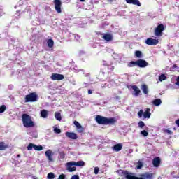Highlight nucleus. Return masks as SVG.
<instances>
[{"mask_svg":"<svg viewBox=\"0 0 179 179\" xmlns=\"http://www.w3.org/2000/svg\"><path fill=\"white\" fill-rule=\"evenodd\" d=\"M119 173H121L122 176L125 177L126 179H152L153 178V173H144L141 175L140 177H136L134 173L128 172V171H119Z\"/></svg>","mask_w":179,"mask_h":179,"instance_id":"1","label":"nucleus"},{"mask_svg":"<svg viewBox=\"0 0 179 179\" xmlns=\"http://www.w3.org/2000/svg\"><path fill=\"white\" fill-rule=\"evenodd\" d=\"M95 120L101 125H108L110 124H115V122H117V119H115V117L108 118L100 115H97Z\"/></svg>","mask_w":179,"mask_h":179,"instance_id":"2","label":"nucleus"},{"mask_svg":"<svg viewBox=\"0 0 179 179\" xmlns=\"http://www.w3.org/2000/svg\"><path fill=\"white\" fill-rule=\"evenodd\" d=\"M22 121L25 128H34V122H33V120H31V116L24 113L22 115Z\"/></svg>","mask_w":179,"mask_h":179,"instance_id":"3","label":"nucleus"},{"mask_svg":"<svg viewBox=\"0 0 179 179\" xmlns=\"http://www.w3.org/2000/svg\"><path fill=\"white\" fill-rule=\"evenodd\" d=\"M135 65H137V66H139V68H146L148 65H149V63L143 59H138L136 62H131L129 63L128 66L131 68L132 66H135Z\"/></svg>","mask_w":179,"mask_h":179,"instance_id":"4","label":"nucleus"},{"mask_svg":"<svg viewBox=\"0 0 179 179\" xmlns=\"http://www.w3.org/2000/svg\"><path fill=\"white\" fill-rule=\"evenodd\" d=\"M75 161L69 162L66 164V169L69 173L76 171V166H75Z\"/></svg>","mask_w":179,"mask_h":179,"instance_id":"5","label":"nucleus"},{"mask_svg":"<svg viewBox=\"0 0 179 179\" xmlns=\"http://www.w3.org/2000/svg\"><path fill=\"white\" fill-rule=\"evenodd\" d=\"M26 103L37 101V94L36 93H31L25 96Z\"/></svg>","mask_w":179,"mask_h":179,"instance_id":"6","label":"nucleus"},{"mask_svg":"<svg viewBox=\"0 0 179 179\" xmlns=\"http://www.w3.org/2000/svg\"><path fill=\"white\" fill-rule=\"evenodd\" d=\"M164 30V25H163V24H160L156 27L155 30V35L157 36V37L162 36V34L163 33Z\"/></svg>","mask_w":179,"mask_h":179,"instance_id":"7","label":"nucleus"},{"mask_svg":"<svg viewBox=\"0 0 179 179\" xmlns=\"http://www.w3.org/2000/svg\"><path fill=\"white\" fill-rule=\"evenodd\" d=\"M37 150L38 152H40V150H43V146L42 145H37L34 143H29L27 146V150Z\"/></svg>","mask_w":179,"mask_h":179,"instance_id":"8","label":"nucleus"},{"mask_svg":"<svg viewBox=\"0 0 179 179\" xmlns=\"http://www.w3.org/2000/svg\"><path fill=\"white\" fill-rule=\"evenodd\" d=\"M54 3L56 12H57V13H61V6L62 5L61 0H54Z\"/></svg>","mask_w":179,"mask_h":179,"instance_id":"9","label":"nucleus"},{"mask_svg":"<svg viewBox=\"0 0 179 179\" xmlns=\"http://www.w3.org/2000/svg\"><path fill=\"white\" fill-rule=\"evenodd\" d=\"M145 43L147 45H157L159 44V39L147 38Z\"/></svg>","mask_w":179,"mask_h":179,"instance_id":"10","label":"nucleus"},{"mask_svg":"<svg viewBox=\"0 0 179 179\" xmlns=\"http://www.w3.org/2000/svg\"><path fill=\"white\" fill-rule=\"evenodd\" d=\"M50 79H52V80H62V79H64V75L53 73L51 76Z\"/></svg>","mask_w":179,"mask_h":179,"instance_id":"11","label":"nucleus"},{"mask_svg":"<svg viewBox=\"0 0 179 179\" xmlns=\"http://www.w3.org/2000/svg\"><path fill=\"white\" fill-rule=\"evenodd\" d=\"M45 155L49 162H54V159H52V155H54V153H52V151L51 150H46Z\"/></svg>","mask_w":179,"mask_h":179,"instance_id":"12","label":"nucleus"},{"mask_svg":"<svg viewBox=\"0 0 179 179\" xmlns=\"http://www.w3.org/2000/svg\"><path fill=\"white\" fill-rule=\"evenodd\" d=\"M65 135L67 138H69L70 139H78V134H76V133L66 132Z\"/></svg>","mask_w":179,"mask_h":179,"instance_id":"13","label":"nucleus"},{"mask_svg":"<svg viewBox=\"0 0 179 179\" xmlns=\"http://www.w3.org/2000/svg\"><path fill=\"white\" fill-rule=\"evenodd\" d=\"M74 125L76 127L78 132H79L80 134H82V132H83V127H82V125L80 124L78 121H74Z\"/></svg>","mask_w":179,"mask_h":179,"instance_id":"14","label":"nucleus"},{"mask_svg":"<svg viewBox=\"0 0 179 179\" xmlns=\"http://www.w3.org/2000/svg\"><path fill=\"white\" fill-rule=\"evenodd\" d=\"M152 164L154 167H159V166H160V158L159 157L154 158L152 161Z\"/></svg>","mask_w":179,"mask_h":179,"instance_id":"15","label":"nucleus"},{"mask_svg":"<svg viewBox=\"0 0 179 179\" xmlns=\"http://www.w3.org/2000/svg\"><path fill=\"white\" fill-rule=\"evenodd\" d=\"M127 3H131L132 5H137V6H141V2L138 0H126Z\"/></svg>","mask_w":179,"mask_h":179,"instance_id":"16","label":"nucleus"},{"mask_svg":"<svg viewBox=\"0 0 179 179\" xmlns=\"http://www.w3.org/2000/svg\"><path fill=\"white\" fill-rule=\"evenodd\" d=\"M131 89L135 92V93L134 94V96H139V94L141 93V90H139V88H138L136 85L131 86Z\"/></svg>","mask_w":179,"mask_h":179,"instance_id":"17","label":"nucleus"},{"mask_svg":"<svg viewBox=\"0 0 179 179\" xmlns=\"http://www.w3.org/2000/svg\"><path fill=\"white\" fill-rule=\"evenodd\" d=\"M8 148H9V145L5 142H0V150H6Z\"/></svg>","mask_w":179,"mask_h":179,"instance_id":"18","label":"nucleus"},{"mask_svg":"<svg viewBox=\"0 0 179 179\" xmlns=\"http://www.w3.org/2000/svg\"><path fill=\"white\" fill-rule=\"evenodd\" d=\"M153 106H155L156 107H158V106H160L162 104V99H156L152 101Z\"/></svg>","mask_w":179,"mask_h":179,"instance_id":"19","label":"nucleus"},{"mask_svg":"<svg viewBox=\"0 0 179 179\" xmlns=\"http://www.w3.org/2000/svg\"><path fill=\"white\" fill-rule=\"evenodd\" d=\"M121 149H122V145L121 144H117L113 147V150H115V152H120Z\"/></svg>","mask_w":179,"mask_h":179,"instance_id":"20","label":"nucleus"},{"mask_svg":"<svg viewBox=\"0 0 179 179\" xmlns=\"http://www.w3.org/2000/svg\"><path fill=\"white\" fill-rule=\"evenodd\" d=\"M149 111H150V109H147L146 111L143 113V115L144 118H150L151 113Z\"/></svg>","mask_w":179,"mask_h":179,"instance_id":"21","label":"nucleus"},{"mask_svg":"<svg viewBox=\"0 0 179 179\" xmlns=\"http://www.w3.org/2000/svg\"><path fill=\"white\" fill-rule=\"evenodd\" d=\"M75 166L76 167H83L85 166V162L83 161H78V162H75Z\"/></svg>","mask_w":179,"mask_h":179,"instance_id":"22","label":"nucleus"},{"mask_svg":"<svg viewBox=\"0 0 179 179\" xmlns=\"http://www.w3.org/2000/svg\"><path fill=\"white\" fill-rule=\"evenodd\" d=\"M103 38L104 40H106V41H111V40H113V36H111V35H110V34H105L103 36Z\"/></svg>","mask_w":179,"mask_h":179,"instance_id":"23","label":"nucleus"},{"mask_svg":"<svg viewBox=\"0 0 179 179\" xmlns=\"http://www.w3.org/2000/svg\"><path fill=\"white\" fill-rule=\"evenodd\" d=\"M48 47L52 48L54 47V41L52 39H48L47 41Z\"/></svg>","mask_w":179,"mask_h":179,"instance_id":"24","label":"nucleus"},{"mask_svg":"<svg viewBox=\"0 0 179 179\" xmlns=\"http://www.w3.org/2000/svg\"><path fill=\"white\" fill-rule=\"evenodd\" d=\"M41 115L42 118H47V117L48 115V111H47V110H43L41 112Z\"/></svg>","mask_w":179,"mask_h":179,"instance_id":"25","label":"nucleus"},{"mask_svg":"<svg viewBox=\"0 0 179 179\" xmlns=\"http://www.w3.org/2000/svg\"><path fill=\"white\" fill-rule=\"evenodd\" d=\"M141 89H142L143 92L144 93V94H148L149 91L148 90V86L146 85H143L141 86Z\"/></svg>","mask_w":179,"mask_h":179,"instance_id":"26","label":"nucleus"},{"mask_svg":"<svg viewBox=\"0 0 179 179\" xmlns=\"http://www.w3.org/2000/svg\"><path fill=\"white\" fill-rule=\"evenodd\" d=\"M55 117L57 120V121H61L62 120V117L61 116V113L56 112L55 115Z\"/></svg>","mask_w":179,"mask_h":179,"instance_id":"27","label":"nucleus"},{"mask_svg":"<svg viewBox=\"0 0 179 179\" xmlns=\"http://www.w3.org/2000/svg\"><path fill=\"white\" fill-rule=\"evenodd\" d=\"M159 82H163V80H166V76L164 74H162L159 77Z\"/></svg>","mask_w":179,"mask_h":179,"instance_id":"28","label":"nucleus"},{"mask_svg":"<svg viewBox=\"0 0 179 179\" xmlns=\"http://www.w3.org/2000/svg\"><path fill=\"white\" fill-rule=\"evenodd\" d=\"M55 175H54V173H52V172H50L48 174V179H53V178H55Z\"/></svg>","mask_w":179,"mask_h":179,"instance_id":"29","label":"nucleus"},{"mask_svg":"<svg viewBox=\"0 0 179 179\" xmlns=\"http://www.w3.org/2000/svg\"><path fill=\"white\" fill-rule=\"evenodd\" d=\"M135 55H136V57H137V58H141V57H142V52L136 51Z\"/></svg>","mask_w":179,"mask_h":179,"instance_id":"30","label":"nucleus"},{"mask_svg":"<svg viewBox=\"0 0 179 179\" xmlns=\"http://www.w3.org/2000/svg\"><path fill=\"white\" fill-rule=\"evenodd\" d=\"M141 135H142L143 136H148V135H149V133H148V131H146L145 130H143L141 131Z\"/></svg>","mask_w":179,"mask_h":179,"instance_id":"31","label":"nucleus"},{"mask_svg":"<svg viewBox=\"0 0 179 179\" xmlns=\"http://www.w3.org/2000/svg\"><path fill=\"white\" fill-rule=\"evenodd\" d=\"M6 109V107L4 105L1 106L0 107V114H2V113H3Z\"/></svg>","mask_w":179,"mask_h":179,"instance_id":"32","label":"nucleus"},{"mask_svg":"<svg viewBox=\"0 0 179 179\" xmlns=\"http://www.w3.org/2000/svg\"><path fill=\"white\" fill-rule=\"evenodd\" d=\"M54 132L55 134H61V129L57 127H54Z\"/></svg>","mask_w":179,"mask_h":179,"instance_id":"33","label":"nucleus"},{"mask_svg":"<svg viewBox=\"0 0 179 179\" xmlns=\"http://www.w3.org/2000/svg\"><path fill=\"white\" fill-rule=\"evenodd\" d=\"M143 166V164H142V162H138L137 164L136 169H138V170H140V169H142Z\"/></svg>","mask_w":179,"mask_h":179,"instance_id":"34","label":"nucleus"},{"mask_svg":"<svg viewBox=\"0 0 179 179\" xmlns=\"http://www.w3.org/2000/svg\"><path fill=\"white\" fill-rule=\"evenodd\" d=\"M138 127L139 128H143V127H145V122H143V121H140L138 122Z\"/></svg>","mask_w":179,"mask_h":179,"instance_id":"35","label":"nucleus"},{"mask_svg":"<svg viewBox=\"0 0 179 179\" xmlns=\"http://www.w3.org/2000/svg\"><path fill=\"white\" fill-rule=\"evenodd\" d=\"M138 117L141 118L142 117V115H143V110H141L138 113Z\"/></svg>","mask_w":179,"mask_h":179,"instance_id":"36","label":"nucleus"},{"mask_svg":"<svg viewBox=\"0 0 179 179\" xmlns=\"http://www.w3.org/2000/svg\"><path fill=\"white\" fill-rule=\"evenodd\" d=\"M71 179H80L79 175H73L71 176Z\"/></svg>","mask_w":179,"mask_h":179,"instance_id":"37","label":"nucleus"},{"mask_svg":"<svg viewBox=\"0 0 179 179\" xmlns=\"http://www.w3.org/2000/svg\"><path fill=\"white\" fill-rule=\"evenodd\" d=\"M66 176L64 174H61L59 176L58 179H65Z\"/></svg>","mask_w":179,"mask_h":179,"instance_id":"38","label":"nucleus"},{"mask_svg":"<svg viewBox=\"0 0 179 179\" xmlns=\"http://www.w3.org/2000/svg\"><path fill=\"white\" fill-rule=\"evenodd\" d=\"M94 174H99V167L94 168Z\"/></svg>","mask_w":179,"mask_h":179,"instance_id":"39","label":"nucleus"},{"mask_svg":"<svg viewBox=\"0 0 179 179\" xmlns=\"http://www.w3.org/2000/svg\"><path fill=\"white\" fill-rule=\"evenodd\" d=\"M164 132H166V134H169V135H171V134H172L171 131V130H169V129H166V130L164 131Z\"/></svg>","mask_w":179,"mask_h":179,"instance_id":"40","label":"nucleus"},{"mask_svg":"<svg viewBox=\"0 0 179 179\" xmlns=\"http://www.w3.org/2000/svg\"><path fill=\"white\" fill-rule=\"evenodd\" d=\"M176 69H178L177 65H173V71H176Z\"/></svg>","mask_w":179,"mask_h":179,"instance_id":"41","label":"nucleus"},{"mask_svg":"<svg viewBox=\"0 0 179 179\" xmlns=\"http://www.w3.org/2000/svg\"><path fill=\"white\" fill-rule=\"evenodd\" d=\"M92 93H93V91H92V90H88V94H92Z\"/></svg>","mask_w":179,"mask_h":179,"instance_id":"42","label":"nucleus"},{"mask_svg":"<svg viewBox=\"0 0 179 179\" xmlns=\"http://www.w3.org/2000/svg\"><path fill=\"white\" fill-rule=\"evenodd\" d=\"M176 125H178V127H179V120L176 121Z\"/></svg>","mask_w":179,"mask_h":179,"instance_id":"43","label":"nucleus"},{"mask_svg":"<svg viewBox=\"0 0 179 179\" xmlns=\"http://www.w3.org/2000/svg\"><path fill=\"white\" fill-rule=\"evenodd\" d=\"M85 0H80V2H85Z\"/></svg>","mask_w":179,"mask_h":179,"instance_id":"44","label":"nucleus"},{"mask_svg":"<svg viewBox=\"0 0 179 179\" xmlns=\"http://www.w3.org/2000/svg\"><path fill=\"white\" fill-rule=\"evenodd\" d=\"M17 157H20V155H17Z\"/></svg>","mask_w":179,"mask_h":179,"instance_id":"45","label":"nucleus"},{"mask_svg":"<svg viewBox=\"0 0 179 179\" xmlns=\"http://www.w3.org/2000/svg\"><path fill=\"white\" fill-rule=\"evenodd\" d=\"M77 37L79 38V36L77 35Z\"/></svg>","mask_w":179,"mask_h":179,"instance_id":"46","label":"nucleus"},{"mask_svg":"<svg viewBox=\"0 0 179 179\" xmlns=\"http://www.w3.org/2000/svg\"><path fill=\"white\" fill-rule=\"evenodd\" d=\"M109 1H111V0H109Z\"/></svg>","mask_w":179,"mask_h":179,"instance_id":"47","label":"nucleus"}]
</instances>
